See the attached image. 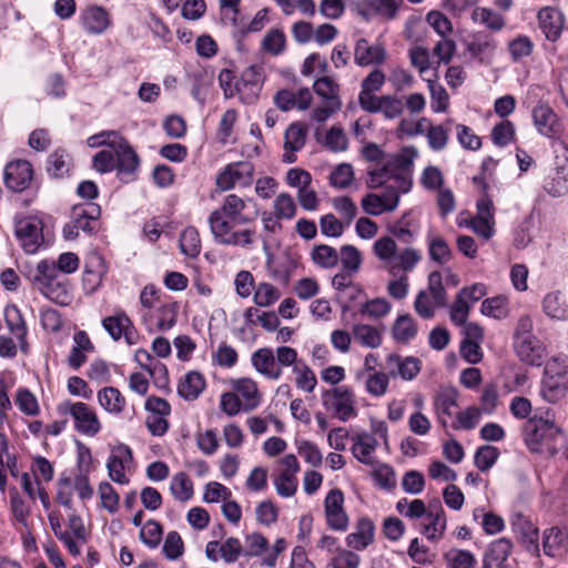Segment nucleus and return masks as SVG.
I'll use <instances>...</instances> for the list:
<instances>
[{"instance_id": "53", "label": "nucleus", "mask_w": 568, "mask_h": 568, "mask_svg": "<svg viewBox=\"0 0 568 568\" xmlns=\"http://www.w3.org/2000/svg\"><path fill=\"white\" fill-rule=\"evenodd\" d=\"M274 215L277 220H292L296 214V204L288 193H281L274 201Z\"/></svg>"}, {"instance_id": "4", "label": "nucleus", "mask_w": 568, "mask_h": 568, "mask_svg": "<svg viewBox=\"0 0 568 568\" xmlns=\"http://www.w3.org/2000/svg\"><path fill=\"white\" fill-rule=\"evenodd\" d=\"M541 385V395L549 403H557L566 396L568 377L565 359L554 357L546 363Z\"/></svg>"}, {"instance_id": "8", "label": "nucleus", "mask_w": 568, "mask_h": 568, "mask_svg": "<svg viewBox=\"0 0 568 568\" xmlns=\"http://www.w3.org/2000/svg\"><path fill=\"white\" fill-rule=\"evenodd\" d=\"M111 149L114 151L118 178L124 183L138 180L141 160L129 141L121 135L119 140H112Z\"/></svg>"}, {"instance_id": "3", "label": "nucleus", "mask_w": 568, "mask_h": 568, "mask_svg": "<svg viewBox=\"0 0 568 568\" xmlns=\"http://www.w3.org/2000/svg\"><path fill=\"white\" fill-rule=\"evenodd\" d=\"M33 283L49 300L67 305L70 300L68 280L61 276L53 261H40L36 268Z\"/></svg>"}, {"instance_id": "38", "label": "nucleus", "mask_w": 568, "mask_h": 568, "mask_svg": "<svg viewBox=\"0 0 568 568\" xmlns=\"http://www.w3.org/2000/svg\"><path fill=\"white\" fill-rule=\"evenodd\" d=\"M417 324L408 314L399 315L393 325V337L398 343H408L417 334Z\"/></svg>"}, {"instance_id": "57", "label": "nucleus", "mask_w": 568, "mask_h": 568, "mask_svg": "<svg viewBox=\"0 0 568 568\" xmlns=\"http://www.w3.org/2000/svg\"><path fill=\"white\" fill-rule=\"evenodd\" d=\"M400 2L402 0H371L368 9L385 20H393L397 17Z\"/></svg>"}, {"instance_id": "45", "label": "nucleus", "mask_w": 568, "mask_h": 568, "mask_svg": "<svg viewBox=\"0 0 568 568\" xmlns=\"http://www.w3.org/2000/svg\"><path fill=\"white\" fill-rule=\"evenodd\" d=\"M170 491L175 499L180 501H187L193 496V484L189 476L181 471L172 477L170 484Z\"/></svg>"}, {"instance_id": "64", "label": "nucleus", "mask_w": 568, "mask_h": 568, "mask_svg": "<svg viewBox=\"0 0 568 568\" xmlns=\"http://www.w3.org/2000/svg\"><path fill=\"white\" fill-rule=\"evenodd\" d=\"M16 404L19 409L28 416H36L40 412L36 396L27 388H20L18 390Z\"/></svg>"}, {"instance_id": "55", "label": "nucleus", "mask_w": 568, "mask_h": 568, "mask_svg": "<svg viewBox=\"0 0 568 568\" xmlns=\"http://www.w3.org/2000/svg\"><path fill=\"white\" fill-rule=\"evenodd\" d=\"M162 526L153 520H148L140 530V540L149 548H156L162 539Z\"/></svg>"}, {"instance_id": "49", "label": "nucleus", "mask_w": 568, "mask_h": 568, "mask_svg": "<svg viewBox=\"0 0 568 568\" xmlns=\"http://www.w3.org/2000/svg\"><path fill=\"white\" fill-rule=\"evenodd\" d=\"M481 417V412L477 406H469L465 410L456 414V420L452 424L454 429L471 430Z\"/></svg>"}, {"instance_id": "12", "label": "nucleus", "mask_w": 568, "mask_h": 568, "mask_svg": "<svg viewBox=\"0 0 568 568\" xmlns=\"http://www.w3.org/2000/svg\"><path fill=\"white\" fill-rule=\"evenodd\" d=\"M14 233L28 254H34L43 243L42 224L36 219L27 217L19 221Z\"/></svg>"}, {"instance_id": "37", "label": "nucleus", "mask_w": 568, "mask_h": 568, "mask_svg": "<svg viewBox=\"0 0 568 568\" xmlns=\"http://www.w3.org/2000/svg\"><path fill=\"white\" fill-rule=\"evenodd\" d=\"M102 326L114 341H119L122 335L125 334V329L133 328V323L130 317L121 311L114 315L104 317L102 320Z\"/></svg>"}, {"instance_id": "40", "label": "nucleus", "mask_w": 568, "mask_h": 568, "mask_svg": "<svg viewBox=\"0 0 568 568\" xmlns=\"http://www.w3.org/2000/svg\"><path fill=\"white\" fill-rule=\"evenodd\" d=\"M385 79L384 72L379 69H375L362 81V90L358 94L359 106L365 105L364 102L367 98L378 97L373 93L381 90L385 83Z\"/></svg>"}, {"instance_id": "42", "label": "nucleus", "mask_w": 568, "mask_h": 568, "mask_svg": "<svg viewBox=\"0 0 568 568\" xmlns=\"http://www.w3.org/2000/svg\"><path fill=\"white\" fill-rule=\"evenodd\" d=\"M388 232L400 243L410 244L415 237V229L409 213H405L398 221L388 225Z\"/></svg>"}, {"instance_id": "34", "label": "nucleus", "mask_w": 568, "mask_h": 568, "mask_svg": "<svg viewBox=\"0 0 568 568\" xmlns=\"http://www.w3.org/2000/svg\"><path fill=\"white\" fill-rule=\"evenodd\" d=\"M452 123L453 120L450 119L438 125H433L429 123L425 134L428 145L433 151H442L447 146Z\"/></svg>"}, {"instance_id": "18", "label": "nucleus", "mask_w": 568, "mask_h": 568, "mask_svg": "<svg viewBox=\"0 0 568 568\" xmlns=\"http://www.w3.org/2000/svg\"><path fill=\"white\" fill-rule=\"evenodd\" d=\"M514 347L519 359L531 366H540L545 358V347L537 337L514 341Z\"/></svg>"}, {"instance_id": "28", "label": "nucleus", "mask_w": 568, "mask_h": 568, "mask_svg": "<svg viewBox=\"0 0 568 568\" xmlns=\"http://www.w3.org/2000/svg\"><path fill=\"white\" fill-rule=\"evenodd\" d=\"M542 308L548 317L552 320L565 321L568 311L566 294L560 291L548 293L544 297Z\"/></svg>"}, {"instance_id": "58", "label": "nucleus", "mask_w": 568, "mask_h": 568, "mask_svg": "<svg viewBox=\"0 0 568 568\" xmlns=\"http://www.w3.org/2000/svg\"><path fill=\"white\" fill-rule=\"evenodd\" d=\"M333 206L341 215L344 224L349 226L357 215V206L349 196H338L333 199Z\"/></svg>"}, {"instance_id": "46", "label": "nucleus", "mask_w": 568, "mask_h": 568, "mask_svg": "<svg viewBox=\"0 0 568 568\" xmlns=\"http://www.w3.org/2000/svg\"><path fill=\"white\" fill-rule=\"evenodd\" d=\"M4 321L9 331L17 337L19 342H23L27 335L26 323L16 305H8L4 310Z\"/></svg>"}, {"instance_id": "32", "label": "nucleus", "mask_w": 568, "mask_h": 568, "mask_svg": "<svg viewBox=\"0 0 568 568\" xmlns=\"http://www.w3.org/2000/svg\"><path fill=\"white\" fill-rule=\"evenodd\" d=\"M422 260L420 252L407 247L403 250L399 254H396L394 257V262L389 264V274L392 276H397L400 272L407 273L415 268V266L419 263Z\"/></svg>"}, {"instance_id": "11", "label": "nucleus", "mask_w": 568, "mask_h": 568, "mask_svg": "<svg viewBox=\"0 0 568 568\" xmlns=\"http://www.w3.org/2000/svg\"><path fill=\"white\" fill-rule=\"evenodd\" d=\"M3 175L4 184L9 190L22 192L32 181L33 169L29 161L16 160L6 165Z\"/></svg>"}, {"instance_id": "5", "label": "nucleus", "mask_w": 568, "mask_h": 568, "mask_svg": "<svg viewBox=\"0 0 568 568\" xmlns=\"http://www.w3.org/2000/svg\"><path fill=\"white\" fill-rule=\"evenodd\" d=\"M59 415L71 416L74 429L85 436L93 437L101 430V423L95 410L85 403L64 400L57 406Z\"/></svg>"}, {"instance_id": "60", "label": "nucleus", "mask_w": 568, "mask_h": 568, "mask_svg": "<svg viewBox=\"0 0 568 568\" xmlns=\"http://www.w3.org/2000/svg\"><path fill=\"white\" fill-rule=\"evenodd\" d=\"M179 304L176 302L163 304L159 308L158 328L162 332L171 329L178 321Z\"/></svg>"}, {"instance_id": "39", "label": "nucleus", "mask_w": 568, "mask_h": 568, "mask_svg": "<svg viewBox=\"0 0 568 568\" xmlns=\"http://www.w3.org/2000/svg\"><path fill=\"white\" fill-rule=\"evenodd\" d=\"M388 364H395L399 376L405 381L414 379L420 372V361L417 357L408 356L404 359L397 354L387 356Z\"/></svg>"}, {"instance_id": "26", "label": "nucleus", "mask_w": 568, "mask_h": 568, "mask_svg": "<svg viewBox=\"0 0 568 568\" xmlns=\"http://www.w3.org/2000/svg\"><path fill=\"white\" fill-rule=\"evenodd\" d=\"M374 530V524L369 518H361L356 524L355 531L346 537V542L351 548L363 550L373 541Z\"/></svg>"}, {"instance_id": "1", "label": "nucleus", "mask_w": 568, "mask_h": 568, "mask_svg": "<svg viewBox=\"0 0 568 568\" xmlns=\"http://www.w3.org/2000/svg\"><path fill=\"white\" fill-rule=\"evenodd\" d=\"M257 216L258 210L254 199L227 194L221 206L209 216L214 241L221 245L251 248L257 237L256 230L251 227V224Z\"/></svg>"}, {"instance_id": "7", "label": "nucleus", "mask_w": 568, "mask_h": 568, "mask_svg": "<svg viewBox=\"0 0 568 568\" xmlns=\"http://www.w3.org/2000/svg\"><path fill=\"white\" fill-rule=\"evenodd\" d=\"M321 398L323 406L341 422H347L357 416L355 395L347 386L324 389Z\"/></svg>"}, {"instance_id": "43", "label": "nucleus", "mask_w": 568, "mask_h": 568, "mask_svg": "<svg viewBox=\"0 0 568 568\" xmlns=\"http://www.w3.org/2000/svg\"><path fill=\"white\" fill-rule=\"evenodd\" d=\"M307 130L300 122L292 123L285 131V151L297 152L302 150L306 142Z\"/></svg>"}, {"instance_id": "27", "label": "nucleus", "mask_w": 568, "mask_h": 568, "mask_svg": "<svg viewBox=\"0 0 568 568\" xmlns=\"http://www.w3.org/2000/svg\"><path fill=\"white\" fill-rule=\"evenodd\" d=\"M567 536L558 528L551 527L544 534V552L549 557H564L567 551Z\"/></svg>"}, {"instance_id": "30", "label": "nucleus", "mask_w": 568, "mask_h": 568, "mask_svg": "<svg viewBox=\"0 0 568 568\" xmlns=\"http://www.w3.org/2000/svg\"><path fill=\"white\" fill-rule=\"evenodd\" d=\"M71 166L72 159L63 149H57L48 156L47 172L51 178L61 179L67 176Z\"/></svg>"}, {"instance_id": "56", "label": "nucleus", "mask_w": 568, "mask_h": 568, "mask_svg": "<svg viewBox=\"0 0 568 568\" xmlns=\"http://www.w3.org/2000/svg\"><path fill=\"white\" fill-rule=\"evenodd\" d=\"M286 38L282 30L271 29L262 41V49L273 55L281 54L285 49Z\"/></svg>"}, {"instance_id": "21", "label": "nucleus", "mask_w": 568, "mask_h": 568, "mask_svg": "<svg viewBox=\"0 0 568 568\" xmlns=\"http://www.w3.org/2000/svg\"><path fill=\"white\" fill-rule=\"evenodd\" d=\"M534 124L542 135L555 138L560 132V124L556 113L545 104H539L532 110Z\"/></svg>"}, {"instance_id": "9", "label": "nucleus", "mask_w": 568, "mask_h": 568, "mask_svg": "<svg viewBox=\"0 0 568 568\" xmlns=\"http://www.w3.org/2000/svg\"><path fill=\"white\" fill-rule=\"evenodd\" d=\"M255 166L250 161L229 163L216 176V187L230 191L235 187H250L254 181Z\"/></svg>"}, {"instance_id": "6", "label": "nucleus", "mask_w": 568, "mask_h": 568, "mask_svg": "<svg viewBox=\"0 0 568 568\" xmlns=\"http://www.w3.org/2000/svg\"><path fill=\"white\" fill-rule=\"evenodd\" d=\"M555 153L554 170L545 180V191L554 196H562L568 192V145L565 141L555 139L551 143Z\"/></svg>"}, {"instance_id": "29", "label": "nucleus", "mask_w": 568, "mask_h": 568, "mask_svg": "<svg viewBox=\"0 0 568 568\" xmlns=\"http://www.w3.org/2000/svg\"><path fill=\"white\" fill-rule=\"evenodd\" d=\"M205 378L199 372H189L178 386V393L185 400H195L205 388Z\"/></svg>"}, {"instance_id": "13", "label": "nucleus", "mask_w": 568, "mask_h": 568, "mask_svg": "<svg viewBox=\"0 0 568 568\" xmlns=\"http://www.w3.org/2000/svg\"><path fill=\"white\" fill-rule=\"evenodd\" d=\"M459 392L453 386L440 387L433 398V408L438 423L446 428L448 418L455 415L458 407Z\"/></svg>"}, {"instance_id": "61", "label": "nucleus", "mask_w": 568, "mask_h": 568, "mask_svg": "<svg viewBox=\"0 0 568 568\" xmlns=\"http://www.w3.org/2000/svg\"><path fill=\"white\" fill-rule=\"evenodd\" d=\"M354 180L353 166L348 163L338 164L331 173L329 181L334 187L346 189Z\"/></svg>"}, {"instance_id": "16", "label": "nucleus", "mask_w": 568, "mask_h": 568, "mask_svg": "<svg viewBox=\"0 0 568 568\" xmlns=\"http://www.w3.org/2000/svg\"><path fill=\"white\" fill-rule=\"evenodd\" d=\"M513 551V542L505 538L491 541L483 556L481 568H509L508 558Z\"/></svg>"}, {"instance_id": "2", "label": "nucleus", "mask_w": 568, "mask_h": 568, "mask_svg": "<svg viewBox=\"0 0 568 568\" xmlns=\"http://www.w3.org/2000/svg\"><path fill=\"white\" fill-rule=\"evenodd\" d=\"M523 436L530 452H540L545 446L552 456L559 450L558 442H560V447L566 442L562 429L554 420L537 416L528 418L524 424Z\"/></svg>"}, {"instance_id": "54", "label": "nucleus", "mask_w": 568, "mask_h": 568, "mask_svg": "<svg viewBox=\"0 0 568 568\" xmlns=\"http://www.w3.org/2000/svg\"><path fill=\"white\" fill-rule=\"evenodd\" d=\"M295 444L297 447V453L304 458L306 463L313 467H318L322 465L323 455L315 443L306 439H298L295 442Z\"/></svg>"}, {"instance_id": "19", "label": "nucleus", "mask_w": 568, "mask_h": 568, "mask_svg": "<svg viewBox=\"0 0 568 568\" xmlns=\"http://www.w3.org/2000/svg\"><path fill=\"white\" fill-rule=\"evenodd\" d=\"M82 27L89 34H101L111 24L108 11L100 6H91L81 14Z\"/></svg>"}, {"instance_id": "47", "label": "nucleus", "mask_w": 568, "mask_h": 568, "mask_svg": "<svg viewBox=\"0 0 568 568\" xmlns=\"http://www.w3.org/2000/svg\"><path fill=\"white\" fill-rule=\"evenodd\" d=\"M180 250L189 257H196L201 252V240L197 230L193 226L186 227L180 236Z\"/></svg>"}, {"instance_id": "10", "label": "nucleus", "mask_w": 568, "mask_h": 568, "mask_svg": "<svg viewBox=\"0 0 568 568\" xmlns=\"http://www.w3.org/2000/svg\"><path fill=\"white\" fill-rule=\"evenodd\" d=\"M262 67L250 65L246 68L241 78L237 80V94L243 103H254L262 90L264 75Z\"/></svg>"}, {"instance_id": "51", "label": "nucleus", "mask_w": 568, "mask_h": 568, "mask_svg": "<svg viewBox=\"0 0 568 568\" xmlns=\"http://www.w3.org/2000/svg\"><path fill=\"white\" fill-rule=\"evenodd\" d=\"M515 125L509 120L497 123L491 130V141L499 148H505L515 139Z\"/></svg>"}, {"instance_id": "62", "label": "nucleus", "mask_w": 568, "mask_h": 568, "mask_svg": "<svg viewBox=\"0 0 568 568\" xmlns=\"http://www.w3.org/2000/svg\"><path fill=\"white\" fill-rule=\"evenodd\" d=\"M428 252L430 258L438 264H445L452 258V250L440 236L433 237L429 241Z\"/></svg>"}, {"instance_id": "36", "label": "nucleus", "mask_w": 568, "mask_h": 568, "mask_svg": "<svg viewBox=\"0 0 568 568\" xmlns=\"http://www.w3.org/2000/svg\"><path fill=\"white\" fill-rule=\"evenodd\" d=\"M310 255L315 265L325 270L335 267L339 262L338 252L327 244L314 245Z\"/></svg>"}, {"instance_id": "24", "label": "nucleus", "mask_w": 568, "mask_h": 568, "mask_svg": "<svg viewBox=\"0 0 568 568\" xmlns=\"http://www.w3.org/2000/svg\"><path fill=\"white\" fill-rule=\"evenodd\" d=\"M426 518L428 523L423 526L422 532L428 540L438 541L446 529V517L440 504L430 505Z\"/></svg>"}, {"instance_id": "50", "label": "nucleus", "mask_w": 568, "mask_h": 568, "mask_svg": "<svg viewBox=\"0 0 568 568\" xmlns=\"http://www.w3.org/2000/svg\"><path fill=\"white\" fill-rule=\"evenodd\" d=\"M338 254L343 270L349 271L351 273H357L359 271L363 257L356 246L351 244L343 245Z\"/></svg>"}, {"instance_id": "25", "label": "nucleus", "mask_w": 568, "mask_h": 568, "mask_svg": "<svg viewBox=\"0 0 568 568\" xmlns=\"http://www.w3.org/2000/svg\"><path fill=\"white\" fill-rule=\"evenodd\" d=\"M386 52L381 45H371L366 39H358L354 50L355 63L364 67L379 64L385 60Z\"/></svg>"}, {"instance_id": "15", "label": "nucleus", "mask_w": 568, "mask_h": 568, "mask_svg": "<svg viewBox=\"0 0 568 568\" xmlns=\"http://www.w3.org/2000/svg\"><path fill=\"white\" fill-rule=\"evenodd\" d=\"M364 103L362 110L367 113H382L387 120L396 119L404 112L402 99L390 94L367 98Z\"/></svg>"}, {"instance_id": "23", "label": "nucleus", "mask_w": 568, "mask_h": 568, "mask_svg": "<svg viewBox=\"0 0 568 568\" xmlns=\"http://www.w3.org/2000/svg\"><path fill=\"white\" fill-rule=\"evenodd\" d=\"M251 362L260 374L270 379H278L282 376V368L276 365L275 355L271 348H258L252 354Z\"/></svg>"}, {"instance_id": "41", "label": "nucleus", "mask_w": 568, "mask_h": 568, "mask_svg": "<svg viewBox=\"0 0 568 568\" xmlns=\"http://www.w3.org/2000/svg\"><path fill=\"white\" fill-rule=\"evenodd\" d=\"M354 338L363 346L377 348L382 344V333L368 324H356L353 327Z\"/></svg>"}, {"instance_id": "63", "label": "nucleus", "mask_w": 568, "mask_h": 568, "mask_svg": "<svg viewBox=\"0 0 568 568\" xmlns=\"http://www.w3.org/2000/svg\"><path fill=\"white\" fill-rule=\"evenodd\" d=\"M280 291L270 283H260L254 293V303L266 307L280 298Z\"/></svg>"}, {"instance_id": "52", "label": "nucleus", "mask_w": 568, "mask_h": 568, "mask_svg": "<svg viewBox=\"0 0 568 568\" xmlns=\"http://www.w3.org/2000/svg\"><path fill=\"white\" fill-rule=\"evenodd\" d=\"M499 457V450L495 446L484 445L477 448L474 463L480 471L489 470L497 462Z\"/></svg>"}, {"instance_id": "35", "label": "nucleus", "mask_w": 568, "mask_h": 568, "mask_svg": "<svg viewBox=\"0 0 568 568\" xmlns=\"http://www.w3.org/2000/svg\"><path fill=\"white\" fill-rule=\"evenodd\" d=\"M471 20L484 24L494 32L503 30L506 26V20L501 14L486 7L475 8L471 12Z\"/></svg>"}, {"instance_id": "48", "label": "nucleus", "mask_w": 568, "mask_h": 568, "mask_svg": "<svg viewBox=\"0 0 568 568\" xmlns=\"http://www.w3.org/2000/svg\"><path fill=\"white\" fill-rule=\"evenodd\" d=\"M293 373L296 375V387L304 392H313L317 385L315 373L304 362L296 363L293 366Z\"/></svg>"}, {"instance_id": "31", "label": "nucleus", "mask_w": 568, "mask_h": 568, "mask_svg": "<svg viewBox=\"0 0 568 568\" xmlns=\"http://www.w3.org/2000/svg\"><path fill=\"white\" fill-rule=\"evenodd\" d=\"M496 48V40L489 36H477L467 44V51L471 58L477 59L481 63L489 62Z\"/></svg>"}, {"instance_id": "44", "label": "nucleus", "mask_w": 568, "mask_h": 568, "mask_svg": "<svg viewBox=\"0 0 568 568\" xmlns=\"http://www.w3.org/2000/svg\"><path fill=\"white\" fill-rule=\"evenodd\" d=\"M444 559L448 568H476L477 565L474 554L464 549H449Z\"/></svg>"}, {"instance_id": "14", "label": "nucleus", "mask_w": 568, "mask_h": 568, "mask_svg": "<svg viewBox=\"0 0 568 568\" xmlns=\"http://www.w3.org/2000/svg\"><path fill=\"white\" fill-rule=\"evenodd\" d=\"M344 495L339 489H332L325 498V514L327 524L332 529L346 530L348 517L343 509Z\"/></svg>"}, {"instance_id": "33", "label": "nucleus", "mask_w": 568, "mask_h": 568, "mask_svg": "<svg viewBox=\"0 0 568 568\" xmlns=\"http://www.w3.org/2000/svg\"><path fill=\"white\" fill-rule=\"evenodd\" d=\"M98 402L108 413L115 415L122 413L126 405L125 397L113 386H108L99 390Z\"/></svg>"}, {"instance_id": "59", "label": "nucleus", "mask_w": 568, "mask_h": 568, "mask_svg": "<svg viewBox=\"0 0 568 568\" xmlns=\"http://www.w3.org/2000/svg\"><path fill=\"white\" fill-rule=\"evenodd\" d=\"M428 291L438 307L447 305V294L443 285L442 274L434 271L428 275Z\"/></svg>"}, {"instance_id": "22", "label": "nucleus", "mask_w": 568, "mask_h": 568, "mask_svg": "<svg viewBox=\"0 0 568 568\" xmlns=\"http://www.w3.org/2000/svg\"><path fill=\"white\" fill-rule=\"evenodd\" d=\"M234 393L240 397L244 412L255 409L261 403L257 384L248 377L239 378L232 384Z\"/></svg>"}, {"instance_id": "20", "label": "nucleus", "mask_w": 568, "mask_h": 568, "mask_svg": "<svg viewBox=\"0 0 568 568\" xmlns=\"http://www.w3.org/2000/svg\"><path fill=\"white\" fill-rule=\"evenodd\" d=\"M540 28L549 41H557L562 32L565 17L564 14L554 8H546L538 13Z\"/></svg>"}, {"instance_id": "17", "label": "nucleus", "mask_w": 568, "mask_h": 568, "mask_svg": "<svg viewBox=\"0 0 568 568\" xmlns=\"http://www.w3.org/2000/svg\"><path fill=\"white\" fill-rule=\"evenodd\" d=\"M132 458V450L126 445H121L115 450H113L106 462L109 477L118 484H128L129 478L125 475L124 465L125 463L131 462Z\"/></svg>"}]
</instances>
